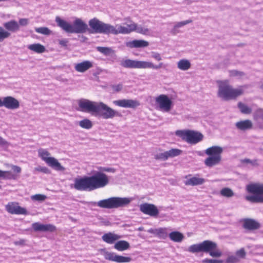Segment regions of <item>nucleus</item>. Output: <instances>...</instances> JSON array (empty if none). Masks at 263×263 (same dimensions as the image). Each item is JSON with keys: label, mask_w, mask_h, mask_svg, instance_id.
<instances>
[{"label": "nucleus", "mask_w": 263, "mask_h": 263, "mask_svg": "<svg viewBox=\"0 0 263 263\" xmlns=\"http://www.w3.org/2000/svg\"><path fill=\"white\" fill-rule=\"evenodd\" d=\"M20 102L12 96L0 98V107L4 106L10 110H15L20 107Z\"/></svg>", "instance_id": "4468645a"}, {"label": "nucleus", "mask_w": 263, "mask_h": 263, "mask_svg": "<svg viewBox=\"0 0 263 263\" xmlns=\"http://www.w3.org/2000/svg\"><path fill=\"white\" fill-rule=\"evenodd\" d=\"M0 178L8 179H15L14 176L12 175L11 172L9 171H3L2 170H0Z\"/></svg>", "instance_id": "c03bdc74"}, {"label": "nucleus", "mask_w": 263, "mask_h": 263, "mask_svg": "<svg viewBox=\"0 0 263 263\" xmlns=\"http://www.w3.org/2000/svg\"><path fill=\"white\" fill-rule=\"evenodd\" d=\"M112 88L114 90L118 92L121 91V89H122V85L121 84L114 85L112 86Z\"/></svg>", "instance_id": "13d9d810"}, {"label": "nucleus", "mask_w": 263, "mask_h": 263, "mask_svg": "<svg viewBox=\"0 0 263 263\" xmlns=\"http://www.w3.org/2000/svg\"><path fill=\"white\" fill-rule=\"evenodd\" d=\"M28 48L37 53H42L46 51L44 46L39 43H35L29 45Z\"/></svg>", "instance_id": "72a5a7b5"}, {"label": "nucleus", "mask_w": 263, "mask_h": 263, "mask_svg": "<svg viewBox=\"0 0 263 263\" xmlns=\"http://www.w3.org/2000/svg\"><path fill=\"white\" fill-rule=\"evenodd\" d=\"M78 110L95 116H99L103 119L120 117L122 115L103 102L92 101L87 99H81L78 101Z\"/></svg>", "instance_id": "f257e3e1"}, {"label": "nucleus", "mask_w": 263, "mask_h": 263, "mask_svg": "<svg viewBox=\"0 0 263 263\" xmlns=\"http://www.w3.org/2000/svg\"><path fill=\"white\" fill-rule=\"evenodd\" d=\"M126 47L133 48H144L149 45V43L143 40H134L132 41L127 42L125 43Z\"/></svg>", "instance_id": "b1692460"}, {"label": "nucleus", "mask_w": 263, "mask_h": 263, "mask_svg": "<svg viewBox=\"0 0 263 263\" xmlns=\"http://www.w3.org/2000/svg\"><path fill=\"white\" fill-rule=\"evenodd\" d=\"M25 243H26V240L24 239H21L18 241H15L14 242V244L15 246H24L26 245Z\"/></svg>", "instance_id": "4d7b16f0"}, {"label": "nucleus", "mask_w": 263, "mask_h": 263, "mask_svg": "<svg viewBox=\"0 0 263 263\" xmlns=\"http://www.w3.org/2000/svg\"><path fill=\"white\" fill-rule=\"evenodd\" d=\"M177 68L182 71H186L191 67V63L189 60L183 59L177 63Z\"/></svg>", "instance_id": "2f4dec72"}, {"label": "nucleus", "mask_w": 263, "mask_h": 263, "mask_svg": "<svg viewBox=\"0 0 263 263\" xmlns=\"http://www.w3.org/2000/svg\"><path fill=\"white\" fill-rule=\"evenodd\" d=\"M238 261H239V259L237 256L232 255V256H229L227 258V259L226 260V262L227 263H236V262H238Z\"/></svg>", "instance_id": "09e8293b"}, {"label": "nucleus", "mask_w": 263, "mask_h": 263, "mask_svg": "<svg viewBox=\"0 0 263 263\" xmlns=\"http://www.w3.org/2000/svg\"><path fill=\"white\" fill-rule=\"evenodd\" d=\"M124 23L126 26L117 24L113 26L110 24H106L100 21L96 18L91 19L88 22L89 26L92 29L91 33H102L105 34H128L136 30L137 24L132 21L128 19Z\"/></svg>", "instance_id": "f03ea898"}, {"label": "nucleus", "mask_w": 263, "mask_h": 263, "mask_svg": "<svg viewBox=\"0 0 263 263\" xmlns=\"http://www.w3.org/2000/svg\"><path fill=\"white\" fill-rule=\"evenodd\" d=\"M4 27L8 31L12 32H16L20 29L18 23L15 20H11L4 24Z\"/></svg>", "instance_id": "c85d7f7f"}, {"label": "nucleus", "mask_w": 263, "mask_h": 263, "mask_svg": "<svg viewBox=\"0 0 263 263\" xmlns=\"http://www.w3.org/2000/svg\"><path fill=\"white\" fill-rule=\"evenodd\" d=\"M204 182L205 180L203 178L194 176L187 179L184 183L186 185L195 186L201 185L204 183Z\"/></svg>", "instance_id": "c756f323"}, {"label": "nucleus", "mask_w": 263, "mask_h": 263, "mask_svg": "<svg viewBox=\"0 0 263 263\" xmlns=\"http://www.w3.org/2000/svg\"><path fill=\"white\" fill-rule=\"evenodd\" d=\"M229 75L230 77H235L240 79L245 77L246 74L243 71L237 70H232L229 71Z\"/></svg>", "instance_id": "79ce46f5"}, {"label": "nucleus", "mask_w": 263, "mask_h": 263, "mask_svg": "<svg viewBox=\"0 0 263 263\" xmlns=\"http://www.w3.org/2000/svg\"><path fill=\"white\" fill-rule=\"evenodd\" d=\"M151 57L157 61H160L162 60V57L158 52H152L151 53Z\"/></svg>", "instance_id": "3c124183"}, {"label": "nucleus", "mask_w": 263, "mask_h": 263, "mask_svg": "<svg viewBox=\"0 0 263 263\" xmlns=\"http://www.w3.org/2000/svg\"><path fill=\"white\" fill-rule=\"evenodd\" d=\"M10 35L11 33L9 31L5 30L2 27H0V42L8 38Z\"/></svg>", "instance_id": "37998d69"}, {"label": "nucleus", "mask_w": 263, "mask_h": 263, "mask_svg": "<svg viewBox=\"0 0 263 263\" xmlns=\"http://www.w3.org/2000/svg\"><path fill=\"white\" fill-rule=\"evenodd\" d=\"M99 171L101 172H110V173H115V169L111 167H100L99 168Z\"/></svg>", "instance_id": "5fc2aeb1"}, {"label": "nucleus", "mask_w": 263, "mask_h": 263, "mask_svg": "<svg viewBox=\"0 0 263 263\" xmlns=\"http://www.w3.org/2000/svg\"><path fill=\"white\" fill-rule=\"evenodd\" d=\"M73 186L78 191H92L89 176H84L80 178H75Z\"/></svg>", "instance_id": "ddd939ff"}, {"label": "nucleus", "mask_w": 263, "mask_h": 263, "mask_svg": "<svg viewBox=\"0 0 263 263\" xmlns=\"http://www.w3.org/2000/svg\"><path fill=\"white\" fill-rule=\"evenodd\" d=\"M120 65L126 68L152 69L158 70L163 67V63L161 62L157 65L146 61H137L126 59L121 62Z\"/></svg>", "instance_id": "0eeeda50"}, {"label": "nucleus", "mask_w": 263, "mask_h": 263, "mask_svg": "<svg viewBox=\"0 0 263 263\" xmlns=\"http://www.w3.org/2000/svg\"><path fill=\"white\" fill-rule=\"evenodd\" d=\"M93 67V63L91 61L86 60L82 62L76 64L74 69L76 71L84 73Z\"/></svg>", "instance_id": "4be33fe9"}, {"label": "nucleus", "mask_w": 263, "mask_h": 263, "mask_svg": "<svg viewBox=\"0 0 263 263\" xmlns=\"http://www.w3.org/2000/svg\"><path fill=\"white\" fill-rule=\"evenodd\" d=\"M35 31L38 33L45 35H49L52 33V31L46 27L35 28Z\"/></svg>", "instance_id": "58836bf2"}, {"label": "nucleus", "mask_w": 263, "mask_h": 263, "mask_svg": "<svg viewBox=\"0 0 263 263\" xmlns=\"http://www.w3.org/2000/svg\"><path fill=\"white\" fill-rule=\"evenodd\" d=\"M222 196L227 198H231L234 196V193L233 190L229 187L222 188L220 192Z\"/></svg>", "instance_id": "e433bc0d"}, {"label": "nucleus", "mask_w": 263, "mask_h": 263, "mask_svg": "<svg viewBox=\"0 0 263 263\" xmlns=\"http://www.w3.org/2000/svg\"><path fill=\"white\" fill-rule=\"evenodd\" d=\"M137 32L144 35H147L149 33V29L145 26L141 25L136 26V30H135Z\"/></svg>", "instance_id": "ea45409f"}, {"label": "nucleus", "mask_w": 263, "mask_h": 263, "mask_svg": "<svg viewBox=\"0 0 263 263\" xmlns=\"http://www.w3.org/2000/svg\"><path fill=\"white\" fill-rule=\"evenodd\" d=\"M147 232L153 234L161 239H166L168 236L166 228H159L157 229H150Z\"/></svg>", "instance_id": "393cba45"}, {"label": "nucleus", "mask_w": 263, "mask_h": 263, "mask_svg": "<svg viewBox=\"0 0 263 263\" xmlns=\"http://www.w3.org/2000/svg\"><path fill=\"white\" fill-rule=\"evenodd\" d=\"M113 104L119 107L130 108H135L140 105L139 101L132 99L115 100L113 101Z\"/></svg>", "instance_id": "a211bd4d"}, {"label": "nucleus", "mask_w": 263, "mask_h": 263, "mask_svg": "<svg viewBox=\"0 0 263 263\" xmlns=\"http://www.w3.org/2000/svg\"><path fill=\"white\" fill-rule=\"evenodd\" d=\"M59 44L63 47H66L67 45L68 41L66 39L61 40L59 41Z\"/></svg>", "instance_id": "bf43d9fd"}, {"label": "nucleus", "mask_w": 263, "mask_h": 263, "mask_svg": "<svg viewBox=\"0 0 263 263\" xmlns=\"http://www.w3.org/2000/svg\"><path fill=\"white\" fill-rule=\"evenodd\" d=\"M238 107L242 114H250L252 112V109L250 107L241 102L238 103Z\"/></svg>", "instance_id": "4c0bfd02"}, {"label": "nucleus", "mask_w": 263, "mask_h": 263, "mask_svg": "<svg viewBox=\"0 0 263 263\" xmlns=\"http://www.w3.org/2000/svg\"><path fill=\"white\" fill-rule=\"evenodd\" d=\"M98 51L106 56L110 55L114 53V51L110 47L98 46L96 48Z\"/></svg>", "instance_id": "c9c22d12"}, {"label": "nucleus", "mask_w": 263, "mask_h": 263, "mask_svg": "<svg viewBox=\"0 0 263 263\" xmlns=\"http://www.w3.org/2000/svg\"><path fill=\"white\" fill-rule=\"evenodd\" d=\"M254 117L256 120L261 119L263 121V109L259 108L257 109L254 112Z\"/></svg>", "instance_id": "49530a36"}, {"label": "nucleus", "mask_w": 263, "mask_h": 263, "mask_svg": "<svg viewBox=\"0 0 263 263\" xmlns=\"http://www.w3.org/2000/svg\"><path fill=\"white\" fill-rule=\"evenodd\" d=\"M169 238L173 242L180 243L183 241L184 236L183 233L179 231H172L168 234Z\"/></svg>", "instance_id": "cd10ccee"}, {"label": "nucleus", "mask_w": 263, "mask_h": 263, "mask_svg": "<svg viewBox=\"0 0 263 263\" xmlns=\"http://www.w3.org/2000/svg\"><path fill=\"white\" fill-rule=\"evenodd\" d=\"M105 258L107 260L117 263H127L129 262L132 260V258L130 257L117 255L114 253L109 252H106L105 253Z\"/></svg>", "instance_id": "6ab92c4d"}, {"label": "nucleus", "mask_w": 263, "mask_h": 263, "mask_svg": "<svg viewBox=\"0 0 263 263\" xmlns=\"http://www.w3.org/2000/svg\"><path fill=\"white\" fill-rule=\"evenodd\" d=\"M192 22V20H187L181 22H177L173 26L171 32L172 34L174 35H176V34L179 32V30L178 29L181 28L186 25H187Z\"/></svg>", "instance_id": "7c9ffc66"}, {"label": "nucleus", "mask_w": 263, "mask_h": 263, "mask_svg": "<svg viewBox=\"0 0 263 263\" xmlns=\"http://www.w3.org/2000/svg\"><path fill=\"white\" fill-rule=\"evenodd\" d=\"M38 156L46 163L58 171H64L65 168L63 166L58 160L51 156V154L46 149L40 148L37 151Z\"/></svg>", "instance_id": "9d476101"}, {"label": "nucleus", "mask_w": 263, "mask_h": 263, "mask_svg": "<svg viewBox=\"0 0 263 263\" xmlns=\"http://www.w3.org/2000/svg\"><path fill=\"white\" fill-rule=\"evenodd\" d=\"M235 126L238 129L245 131L251 129L253 124L251 120H245L237 122L235 123Z\"/></svg>", "instance_id": "a878e982"}, {"label": "nucleus", "mask_w": 263, "mask_h": 263, "mask_svg": "<svg viewBox=\"0 0 263 263\" xmlns=\"http://www.w3.org/2000/svg\"><path fill=\"white\" fill-rule=\"evenodd\" d=\"M79 125L83 129H89L93 126L92 122L88 119L85 118L79 122Z\"/></svg>", "instance_id": "f704fd0d"}, {"label": "nucleus", "mask_w": 263, "mask_h": 263, "mask_svg": "<svg viewBox=\"0 0 263 263\" xmlns=\"http://www.w3.org/2000/svg\"><path fill=\"white\" fill-rule=\"evenodd\" d=\"M240 162L242 164H250L253 166L257 167L259 166V163L258 162V160L254 159L251 160L248 158H245L243 159H241Z\"/></svg>", "instance_id": "a19ab883"}, {"label": "nucleus", "mask_w": 263, "mask_h": 263, "mask_svg": "<svg viewBox=\"0 0 263 263\" xmlns=\"http://www.w3.org/2000/svg\"><path fill=\"white\" fill-rule=\"evenodd\" d=\"M243 227L248 230H255L260 228V224L253 219L246 218L243 220Z\"/></svg>", "instance_id": "5701e85b"}, {"label": "nucleus", "mask_w": 263, "mask_h": 263, "mask_svg": "<svg viewBox=\"0 0 263 263\" xmlns=\"http://www.w3.org/2000/svg\"><path fill=\"white\" fill-rule=\"evenodd\" d=\"M92 190L103 188L109 183V177L101 171H95L89 176Z\"/></svg>", "instance_id": "9b49d317"}, {"label": "nucleus", "mask_w": 263, "mask_h": 263, "mask_svg": "<svg viewBox=\"0 0 263 263\" xmlns=\"http://www.w3.org/2000/svg\"><path fill=\"white\" fill-rule=\"evenodd\" d=\"M12 168L13 169V170L17 173H19L21 172V168L18 166H16V165H12Z\"/></svg>", "instance_id": "052dcab7"}, {"label": "nucleus", "mask_w": 263, "mask_h": 263, "mask_svg": "<svg viewBox=\"0 0 263 263\" xmlns=\"http://www.w3.org/2000/svg\"><path fill=\"white\" fill-rule=\"evenodd\" d=\"M10 145V143L7 141L5 139L3 138L2 137H0V146L4 147L7 148Z\"/></svg>", "instance_id": "864d4df0"}, {"label": "nucleus", "mask_w": 263, "mask_h": 263, "mask_svg": "<svg viewBox=\"0 0 263 263\" xmlns=\"http://www.w3.org/2000/svg\"><path fill=\"white\" fill-rule=\"evenodd\" d=\"M223 151V148L220 146H212L206 149L205 153L209 157L205 159V165L209 167L219 165L222 160Z\"/></svg>", "instance_id": "6e6552de"}, {"label": "nucleus", "mask_w": 263, "mask_h": 263, "mask_svg": "<svg viewBox=\"0 0 263 263\" xmlns=\"http://www.w3.org/2000/svg\"><path fill=\"white\" fill-rule=\"evenodd\" d=\"M236 254L237 256L241 258H244L246 255V253L245 251V249L242 248L238 251H236Z\"/></svg>", "instance_id": "603ef678"}, {"label": "nucleus", "mask_w": 263, "mask_h": 263, "mask_svg": "<svg viewBox=\"0 0 263 263\" xmlns=\"http://www.w3.org/2000/svg\"><path fill=\"white\" fill-rule=\"evenodd\" d=\"M55 22L59 27L68 33H84L88 30L87 24L80 18H76L72 24L59 16L55 17Z\"/></svg>", "instance_id": "7ed1b4c3"}, {"label": "nucleus", "mask_w": 263, "mask_h": 263, "mask_svg": "<svg viewBox=\"0 0 263 263\" xmlns=\"http://www.w3.org/2000/svg\"><path fill=\"white\" fill-rule=\"evenodd\" d=\"M242 86L234 88L228 81L218 82L217 96L224 101L234 99L243 94Z\"/></svg>", "instance_id": "39448f33"}, {"label": "nucleus", "mask_w": 263, "mask_h": 263, "mask_svg": "<svg viewBox=\"0 0 263 263\" xmlns=\"http://www.w3.org/2000/svg\"><path fill=\"white\" fill-rule=\"evenodd\" d=\"M160 109L165 112H169L172 107V101L166 95H160L156 98Z\"/></svg>", "instance_id": "2eb2a0df"}, {"label": "nucleus", "mask_w": 263, "mask_h": 263, "mask_svg": "<svg viewBox=\"0 0 263 263\" xmlns=\"http://www.w3.org/2000/svg\"><path fill=\"white\" fill-rule=\"evenodd\" d=\"M6 209L11 214H23L27 215V211L24 208L18 205L17 203L10 202L6 206Z\"/></svg>", "instance_id": "aec40b11"}, {"label": "nucleus", "mask_w": 263, "mask_h": 263, "mask_svg": "<svg viewBox=\"0 0 263 263\" xmlns=\"http://www.w3.org/2000/svg\"><path fill=\"white\" fill-rule=\"evenodd\" d=\"M46 198L47 197L46 195L40 194H35L31 196V199L32 200L39 202H43Z\"/></svg>", "instance_id": "a18cd8bd"}, {"label": "nucleus", "mask_w": 263, "mask_h": 263, "mask_svg": "<svg viewBox=\"0 0 263 263\" xmlns=\"http://www.w3.org/2000/svg\"><path fill=\"white\" fill-rule=\"evenodd\" d=\"M29 23V20L28 18H21L19 20V25L22 26H27Z\"/></svg>", "instance_id": "6e6d98bb"}, {"label": "nucleus", "mask_w": 263, "mask_h": 263, "mask_svg": "<svg viewBox=\"0 0 263 263\" xmlns=\"http://www.w3.org/2000/svg\"><path fill=\"white\" fill-rule=\"evenodd\" d=\"M187 251L191 253H208L213 257H219L222 255L221 251L217 249V244L209 240L190 246Z\"/></svg>", "instance_id": "20e7f679"}, {"label": "nucleus", "mask_w": 263, "mask_h": 263, "mask_svg": "<svg viewBox=\"0 0 263 263\" xmlns=\"http://www.w3.org/2000/svg\"><path fill=\"white\" fill-rule=\"evenodd\" d=\"M202 263H223V261L222 260L205 258L202 260Z\"/></svg>", "instance_id": "8fccbe9b"}, {"label": "nucleus", "mask_w": 263, "mask_h": 263, "mask_svg": "<svg viewBox=\"0 0 263 263\" xmlns=\"http://www.w3.org/2000/svg\"><path fill=\"white\" fill-rule=\"evenodd\" d=\"M121 238V237L120 235L112 233L111 232L105 233L102 236V240L104 242L109 244L114 243L116 241L118 240Z\"/></svg>", "instance_id": "bb28decb"}, {"label": "nucleus", "mask_w": 263, "mask_h": 263, "mask_svg": "<svg viewBox=\"0 0 263 263\" xmlns=\"http://www.w3.org/2000/svg\"><path fill=\"white\" fill-rule=\"evenodd\" d=\"M140 211L144 214L157 217L159 213L157 207L154 204L144 203L139 206Z\"/></svg>", "instance_id": "dca6fc26"}, {"label": "nucleus", "mask_w": 263, "mask_h": 263, "mask_svg": "<svg viewBox=\"0 0 263 263\" xmlns=\"http://www.w3.org/2000/svg\"><path fill=\"white\" fill-rule=\"evenodd\" d=\"M132 199L127 197H112L99 201L97 205L101 208L112 209L123 207L129 204Z\"/></svg>", "instance_id": "423d86ee"}, {"label": "nucleus", "mask_w": 263, "mask_h": 263, "mask_svg": "<svg viewBox=\"0 0 263 263\" xmlns=\"http://www.w3.org/2000/svg\"><path fill=\"white\" fill-rule=\"evenodd\" d=\"M130 248L129 243L125 240H120L115 243L114 248L119 251H123Z\"/></svg>", "instance_id": "473e14b6"}, {"label": "nucleus", "mask_w": 263, "mask_h": 263, "mask_svg": "<svg viewBox=\"0 0 263 263\" xmlns=\"http://www.w3.org/2000/svg\"><path fill=\"white\" fill-rule=\"evenodd\" d=\"M260 88L263 91V83L260 85Z\"/></svg>", "instance_id": "e2e57ef3"}, {"label": "nucleus", "mask_w": 263, "mask_h": 263, "mask_svg": "<svg viewBox=\"0 0 263 263\" xmlns=\"http://www.w3.org/2000/svg\"><path fill=\"white\" fill-rule=\"evenodd\" d=\"M143 230H144V228H143V227H139V228H138V230H139V231H143Z\"/></svg>", "instance_id": "680f3d73"}, {"label": "nucleus", "mask_w": 263, "mask_h": 263, "mask_svg": "<svg viewBox=\"0 0 263 263\" xmlns=\"http://www.w3.org/2000/svg\"><path fill=\"white\" fill-rule=\"evenodd\" d=\"M175 135L187 142L192 144L198 143L203 138L201 133L189 130H177L175 132Z\"/></svg>", "instance_id": "f8f14e48"}, {"label": "nucleus", "mask_w": 263, "mask_h": 263, "mask_svg": "<svg viewBox=\"0 0 263 263\" xmlns=\"http://www.w3.org/2000/svg\"><path fill=\"white\" fill-rule=\"evenodd\" d=\"M34 171L42 172L46 174H49L50 173V170L46 166H38L34 168Z\"/></svg>", "instance_id": "de8ad7c7"}, {"label": "nucleus", "mask_w": 263, "mask_h": 263, "mask_svg": "<svg viewBox=\"0 0 263 263\" xmlns=\"http://www.w3.org/2000/svg\"><path fill=\"white\" fill-rule=\"evenodd\" d=\"M247 191L254 195L247 196L246 199L253 203L263 202V184L252 183L247 185Z\"/></svg>", "instance_id": "1a4fd4ad"}, {"label": "nucleus", "mask_w": 263, "mask_h": 263, "mask_svg": "<svg viewBox=\"0 0 263 263\" xmlns=\"http://www.w3.org/2000/svg\"><path fill=\"white\" fill-rule=\"evenodd\" d=\"M32 228L35 232H52L56 230V227L51 224H41L39 222H34L32 224Z\"/></svg>", "instance_id": "412c9836"}, {"label": "nucleus", "mask_w": 263, "mask_h": 263, "mask_svg": "<svg viewBox=\"0 0 263 263\" xmlns=\"http://www.w3.org/2000/svg\"><path fill=\"white\" fill-rule=\"evenodd\" d=\"M182 151L177 148H172L167 151L162 153H158L154 155V158L156 160L165 161L169 158H173L180 155Z\"/></svg>", "instance_id": "f3484780"}]
</instances>
